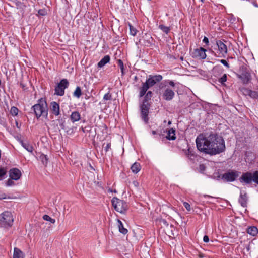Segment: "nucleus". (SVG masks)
Wrapping results in <instances>:
<instances>
[{"mask_svg":"<svg viewBox=\"0 0 258 258\" xmlns=\"http://www.w3.org/2000/svg\"><path fill=\"white\" fill-rule=\"evenodd\" d=\"M197 149L201 152L210 155H215L225 150V141L216 134H200L196 138Z\"/></svg>","mask_w":258,"mask_h":258,"instance_id":"1","label":"nucleus"},{"mask_svg":"<svg viewBox=\"0 0 258 258\" xmlns=\"http://www.w3.org/2000/svg\"><path fill=\"white\" fill-rule=\"evenodd\" d=\"M163 79L161 75H156L154 76L150 75L146 82L143 83L142 87L140 88L139 96L143 97L146 94L148 89L153 86L157 83L160 82Z\"/></svg>","mask_w":258,"mask_h":258,"instance_id":"2","label":"nucleus"},{"mask_svg":"<svg viewBox=\"0 0 258 258\" xmlns=\"http://www.w3.org/2000/svg\"><path fill=\"white\" fill-rule=\"evenodd\" d=\"M37 118L41 116L46 117L48 115L47 103L45 101L39 100V103L33 105L32 107Z\"/></svg>","mask_w":258,"mask_h":258,"instance_id":"3","label":"nucleus"},{"mask_svg":"<svg viewBox=\"0 0 258 258\" xmlns=\"http://www.w3.org/2000/svg\"><path fill=\"white\" fill-rule=\"evenodd\" d=\"M14 221L12 213L5 211L0 214V226L3 227H10L12 225Z\"/></svg>","mask_w":258,"mask_h":258,"instance_id":"4","label":"nucleus"},{"mask_svg":"<svg viewBox=\"0 0 258 258\" xmlns=\"http://www.w3.org/2000/svg\"><path fill=\"white\" fill-rule=\"evenodd\" d=\"M112 205L115 210L120 213H124L127 209V204L124 201L114 197L111 201Z\"/></svg>","mask_w":258,"mask_h":258,"instance_id":"5","label":"nucleus"},{"mask_svg":"<svg viewBox=\"0 0 258 258\" xmlns=\"http://www.w3.org/2000/svg\"><path fill=\"white\" fill-rule=\"evenodd\" d=\"M239 173L238 171L232 170L223 174L221 178L227 182H233L239 176Z\"/></svg>","mask_w":258,"mask_h":258,"instance_id":"6","label":"nucleus"},{"mask_svg":"<svg viewBox=\"0 0 258 258\" xmlns=\"http://www.w3.org/2000/svg\"><path fill=\"white\" fill-rule=\"evenodd\" d=\"M216 44L218 47L219 54H220L221 56L225 57L228 51L226 45L221 40H216Z\"/></svg>","mask_w":258,"mask_h":258,"instance_id":"7","label":"nucleus"},{"mask_svg":"<svg viewBox=\"0 0 258 258\" xmlns=\"http://www.w3.org/2000/svg\"><path fill=\"white\" fill-rule=\"evenodd\" d=\"M175 96V93L172 89L167 87L166 88L162 93V98L166 101L171 100Z\"/></svg>","mask_w":258,"mask_h":258,"instance_id":"8","label":"nucleus"},{"mask_svg":"<svg viewBox=\"0 0 258 258\" xmlns=\"http://www.w3.org/2000/svg\"><path fill=\"white\" fill-rule=\"evenodd\" d=\"M149 108L148 105L144 102L141 106V113L142 119L146 123H148L149 120Z\"/></svg>","mask_w":258,"mask_h":258,"instance_id":"9","label":"nucleus"},{"mask_svg":"<svg viewBox=\"0 0 258 258\" xmlns=\"http://www.w3.org/2000/svg\"><path fill=\"white\" fill-rule=\"evenodd\" d=\"M64 93V79L61 80L55 88V94L62 96Z\"/></svg>","mask_w":258,"mask_h":258,"instance_id":"10","label":"nucleus"},{"mask_svg":"<svg viewBox=\"0 0 258 258\" xmlns=\"http://www.w3.org/2000/svg\"><path fill=\"white\" fill-rule=\"evenodd\" d=\"M21 175V171L17 168H14L9 171V176L11 179L17 180L20 178Z\"/></svg>","mask_w":258,"mask_h":258,"instance_id":"11","label":"nucleus"},{"mask_svg":"<svg viewBox=\"0 0 258 258\" xmlns=\"http://www.w3.org/2000/svg\"><path fill=\"white\" fill-rule=\"evenodd\" d=\"M206 49L203 47L196 49L194 50V56L201 59H204L206 58Z\"/></svg>","mask_w":258,"mask_h":258,"instance_id":"12","label":"nucleus"},{"mask_svg":"<svg viewBox=\"0 0 258 258\" xmlns=\"http://www.w3.org/2000/svg\"><path fill=\"white\" fill-rule=\"evenodd\" d=\"M240 182H244L246 184H250L252 181V173L247 172L243 173L239 179Z\"/></svg>","mask_w":258,"mask_h":258,"instance_id":"13","label":"nucleus"},{"mask_svg":"<svg viewBox=\"0 0 258 258\" xmlns=\"http://www.w3.org/2000/svg\"><path fill=\"white\" fill-rule=\"evenodd\" d=\"M238 78L240 79L243 84H246L251 80V75L249 73L245 72L240 75H238Z\"/></svg>","mask_w":258,"mask_h":258,"instance_id":"14","label":"nucleus"},{"mask_svg":"<svg viewBox=\"0 0 258 258\" xmlns=\"http://www.w3.org/2000/svg\"><path fill=\"white\" fill-rule=\"evenodd\" d=\"M51 109L55 115L59 114V106L56 102H52L50 104Z\"/></svg>","mask_w":258,"mask_h":258,"instance_id":"15","label":"nucleus"},{"mask_svg":"<svg viewBox=\"0 0 258 258\" xmlns=\"http://www.w3.org/2000/svg\"><path fill=\"white\" fill-rule=\"evenodd\" d=\"M110 56L109 55H105L101 60L98 63V67L102 68L104 66L106 63L110 61Z\"/></svg>","mask_w":258,"mask_h":258,"instance_id":"16","label":"nucleus"},{"mask_svg":"<svg viewBox=\"0 0 258 258\" xmlns=\"http://www.w3.org/2000/svg\"><path fill=\"white\" fill-rule=\"evenodd\" d=\"M24 255L23 252L18 248H14L13 258H24Z\"/></svg>","mask_w":258,"mask_h":258,"instance_id":"17","label":"nucleus"},{"mask_svg":"<svg viewBox=\"0 0 258 258\" xmlns=\"http://www.w3.org/2000/svg\"><path fill=\"white\" fill-rule=\"evenodd\" d=\"M166 138L169 140H174L176 139L175 130L173 128H170L168 131Z\"/></svg>","mask_w":258,"mask_h":258,"instance_id":"18","label":"nucleus"},{"mask_svg":"<svg viewBox=\"0 0 258 258\" xmlns=\"http://www.w3.org/2000/svg\"><path fill=\"white\" fill-rule=\"evenodd\" d=\"M117 221L119 231L123 234H126L128 232L127 229L124 227L122 222L119 219H117Z\"/></svg>","mask_w":258,"mask_h":258,"instance_id":"19","label":"nucleus"},{"mask_svg":"<svg viewBox=\"0 0 258 258\" xmlns=\"http://www.w3.org/2000/svg\"><path fill=\"white\" fill-rule=\"evenodd\" d=\"M247 232L250 235L254 236L258 233V229L255 226H250L247 228Z\"/></svg>","mask_w":258,"mask_h":258,"instance_id":"20","label":"nucleus"},{"mask_svg":"<svg viewBox=\"0 0 258 258\" xmlns=\"http://www.w3.org/2000/svg\"><path fill=\"white\" fill-rule=\"evenodd\" d=\"M141 169L140 164L138 162H135L131 166L132 171L135 174L138 173Z\"/></svg>","mask_w":258,"mask_h":258,"instance_id":"21","label":"nucleus"},{"mask_svg":"<svg viewBox=\"0 0 258 258\" xmlns=\"http://www.w3.org/2000/svg\"><path fill=\"white\" fill-rule=\"evenodd\" d=\"M239 202L242 207H245L246 206L247 196L245 194L242 195V193H241L239 199Z\"/></svg>","mask_w":258,"mask_h":258,"instance_id":"22","label":"nucleus"},{"mask_svg":"<svg viewBox=\"0 0 258 258\" xmlns=\"http://www.w3.org/2000/svg\"><path fill=\"white\" fill-rule=\"evenodd\" d=\"M185 154L186 156L190 160H194L196 157L195 152L190 148H189L188 150L185 151Z\"/></svg>","mask_w":258,"mask_h":258,"instance_id":"23","label":"nucleus"},{"mask_svg":"<svg viewBox=\"0 0 258 258\" xmlns=\"http://www.w3.org/2000/svg\"><path fill=\"white\" fill-rule=\"evenodd\" d=\"M80 114L78 112L75 111L71 115V119L73 122L79 121L80 119Z\"/></svg>","mask_w":258,"mask_h":258,"instance_id":"24","label":"nucleus"},{"mask_svg":"<svg viewBox=\"0 0 258 258\" xmlns=\"http://www.w3.org/2000/svg\"><path fill=\"white\" fill-rule=\"evenodd\" d=\"M22 146L28 152H32L33 150V147L27 143L22 142Z\"/></svg>","mask_w":258,"mask_h":258,"instance_id":"25","label":"nucleus"},{"mask_svg":"<svg viewBox=\"0 0 258 258\" xmlns=\"http://www.w3.org/2000/svg\"><path fill=\"white\" fill-rule=\"evenodd\" d=\"M128 26L130 34L134 36H135L137 33L138 30L130 23L128 24Z\"/></svg>","mask_w":258,"mask_h":258,"instance_id":"26","label":"nucleus"},{"mask_svg":"<svg viewBox=\"0 0 258 258\" xmlns=\"http://www.w3.org/2000/svg\"><path fill=\"white\" fill-rule=\"evenodd\" d=\"M159 28L166 34H168L170 30L169 27L166 26L164 25H159Z\"/></svg>","mask_w":258,"mask_h":258,"instance_id":"27","label":"nucleus"},{"mask_svg":"<svg viewBox=\"0 0 258 258\" xmlns=\"http://www.w3.org/2000/svg\"><path fill=\"white\" fill-rule=\"evenodd\" d=\"M39 158L44 165H46L47 164L48 158L46 155L44 154H41Z\"/></svg>","mask_w":258,"mask_h":258,"instance_id":"28","label":"nucleus"},{"mask_svg":"<svg viewBox=\"0 0 258 258\" xmlns=\"http://www.w3.org/2000/svg\"><path fill=\"white\" fill-rule=\"evenodd\" d=\"M82 94L81 89L80 87H77L74 92V96L76 97L77 98H79Z\"/></svg>","mask_w":258,"mask_h":258,"instance_id":"29","label":"nucleus"},{"mask_svg":"<svg viewBox=\"0 0 258 258\" xmlns=\"http://www.w3.org/2000/svg\"><path fill=\"white\" fill-rule=\"evenodd\" d=\"M166 83H168L170 86L174 87L175 85V83L173 81L171 80H166L164 83H161L160 85V88L162 89L163 88V85H165Z\"/></svg>","mask_w":258,"mask_h":258,"instance_id":"30","label":"nucleus"},{"mask_svg":"<svg viewBox=\"0 0 258 258\" xmlns=\"http://www.w3.org/2000/svg\"><path fill=\"white\" fill-rule=\"evenodd\" d=\"M145 38L147 39L146 40L145 44L150 45L152 44V38L149 34L145 33Z\"/></svg>","mask_w":258,"mask_h":258,"instance_id":"31","label":"nucleus"},{"mask_svg":"<svg viewBox=\"0 0 258 258\" xmlns=\"http://www.w3.org/2000/svg\"><path fill=\"white\" fill-rule=\"evenodd\" d=\"M248 96L252 98L257 99L258 98V92L250 90Z\"/></svg>","mask_w":258,"mask_h":258,"instance_id":"32","label":"nucleus"},{"mask_svg":"<svg viewBox=\"0 0 258 258\" xmlns=\"http://www.w3.org/2000/svg\"><path fill=\"white\" fill-rule=\"evenodd\" d=\"M252 181L258 184V171H256L252 173Z\"/></svg>","mask_w":258,"mask_h":258,"instance_id":"33","label":"nucleus"},{"mask_svg":"<svg viewBox=\"0 0 258 258\" xmlns=\"http://www.w3.org/2000/svg\"><path fill=\"white\" fill-rule=\"evenodd\" d=\"M43 219L47 221H49L51 223H54L55 222V219L51 218L49 216L45 215L43 216Z\"/></svg>","mask_w":258,"mask_h":258,"instance_id":"34","label":"nucleus"},{"mask_svg":"<svg viewBox=\"0 0 258 258\" xmlns=\"http://www.w3.org/2000/svg\"><path fill=\"white\" fill-rule=\"evenodd\" d=\"M10 112L12 115L16 116L18 113V109L17 107L13 106L11 108Z\"/></svg>","mask_w":258,"mask_h":258,"instance_id":"35","label":"nucleus"},{"mask_svg":"<svg viewBox=\"0 0 258 258\" xmlns=\"http://www.w3.org/2000/svg\"><path fill=\"white\" fill-rule=\"evenodd\" d=\"M240 90L242 94L245 96H248L249 94V92L250 91V89H248L244 87L241 88Z\"/></svg>","mask_w":258,"mask_h":258,"instance_id":"36","label":"nucleus"},{"mask_svg":"<svg viewBox=\"0 0 258 258\" xmlns=\"http://www.w3.org/2000/svg\"><path fill=\"white\" fill-rule=\"evenodd\" d=\"M227 81V75L226 74H224L219 79V82L222 84H224V83Z\"/></svg>","mask_w":258,"mask_h":258,"instance_id":"37","label":"nucleus"},{"mask_svg":"<svg viewBox=\"0 0 258 258\" xmlns=\"http://www.w3.org/2000/svg\"><path fill=\"white\" fill-rule=\"evenodd\" d=\"M103 99L104 100H110L112 99V95L110 93H109V92L105 94L104 95V97H103Z\"/></svg>","mask_w":258,"mask_h":258,"instance_id":"38","label":"nucleus"},{"mask_svg":"<svg viewBox=\"0 0 258 258\" xmlns=\"http://www.w3.org/2000/svg\"><path fill=\"white\" fill-rule=\"evenodd\" d=\"M118 64L120 67V70L121 71L122 74H124V66H123V63L121 60H118Z\"/></svg>","mask_w":258,"mask_h":258,"instance_id":"39","label":"nucleus"},{"mask_svg":"<svg viewBox=\"0 0 258 258\" xmlns=\"http://www.w3.org/2000/svg\"><path fill=\"white\" fill-rule=\"evenodd\" d=\"M13 179H11V178L8 179V181L6 182V186H11L14 185V182L12 180Z\"/></svg>","mask_w":258,"mask_h":258,"instance_id":"40","label":"nucleus"},{"mask_svg":"<svg viewBox=\"0 0 258 258\" xmlns=\"http://www.w3.org/2000/svg\"><path fill=\"white\" fill-rule=\"evenodd\" d=\"M183 205L187 211H190L191 208H190V205L189 203H188L187 202H184L183 203Z\"/></svg>","mask_w":258,"mask_h":258,"instance_id":"41","label":"nucleus"},{"mask_svg":"<svg viewBox=\"0 0 258 258\" xmlns=\"http://www.w3.org/2000/svg\"><path fill=\"white\" fill-rule=\"evenodd\" d=\"M38 14L41 16H45L46 15V11L45 9H40L38 11Z\"/></svg>","mask_w":258,"mask_h":258,"instance_id":"42","label":"nucleus"},{"mask_svg":"<svg viewBox=\"0 0 258 258\" xmlns=\"http://www.w3.org/2000/svg\"><path fill=\"white\" fill-rule=\"evenodd\" d=\"M220 62L224 65L225 67H226L227 68H229L230 66L229 63L227 62V61L224 59H221L220 60Z\"/></svg>","mask_w":258,"mask_h":258,"instance_id":"43","label":"nucleus"},{"mask_svg":"<svg viewBox=\"0 0 258 258\" xmlns=\"http://www.w3.org/2000/svg\"><path fill=\"white\" fill-rule=\"evenodd\" d=\"M152 95V92L150 91H148L145 95L146 100L150 99Z\"/></svg>","mask_w":258,"mask_h":258,"instance_id":"44","label":"nucleus"},{"mask_svg":"<svg viewBox=\"0 0 258 258\" xmlns=\"http://www.w3.org/2000/svg\"><path fill=\"white\" fill-rule=\"evenodd\" d=\"M203 42L205 43L206 45H208L209 43L208 38L207 37L205 36L203 39Z\"/></svg>","mask_w":258,"mask_h":258,"instance_id":"45","label":"nucleus"},{"mask_svg":"<svg viewBox=\"0 0 258 258\" xmlns=\"http://www.w3.org/2000/svg\"><path fill=\"white\" fill-rule=\"evenodd\" d=\"M6 174V171L4 169H0V178ZM2 179L0 178V180Z\"/></svg>","mask_w":258,"mask_h":258,"instance_id":"46","label":"nucleus"},{"mask_svg":"<svg viewBox=\"0 0 258 258\" xmlns=\"http://www.w3.org/2000/svg\"><path fill=\"white\" fill-rule=\"evenodd\" d=\"M111 147V143H108L107 144L106 147H105V150L106 152H108L109 149Z\"/></svg>","mask_w":258,"mask_h":258,"instance_id":"47","label":"nucleus"},{"mask_svg":"<svg viewBox=\"0 0 258 258\" xmlns=\"http://www.w3.org/2000/svg\"><path fill=\"white\" fill-rule=\"evenodd\" d=\"M204 242L207 243L209 241V237L207 235H205L203 237Z\"/></svg>","mask_w":258,"mask_h":258,"instance_id":"48","label":"nucleus"},{"mask_svg":"<svg viewBox=\"0 0 258 258\" xmlns=\"http://www.w3.org/2000/svg\"><path fill=\"white\" fill-rule=\"evenodd\" d=\"M205 166L203 164H201L199 166V169H200L201 171H204L205 170Z\"/></svg>","mask_w":258,"mask_h":258,"instance_id":"49","label":"nucleus"},{"mask_svg":"<svg viewBox=\"0 0 258 258\" xmlns=\"http://www.w3.org/2000/svg\"><path fill=\"white\" fill-rule=\"evenodd\" d=\"M162 222H163L165 225H168V224L167 223V222L165 220H162Z\"/></svg>","mask_w":258,"mask_h":258,"instance_id":"50","label":"nucleus"},{"mask_svg":"<svg viewBox=\"0 0 258 258\" xmlns=\"http://www.w3.org/2000/svg\"><path fill=\"white\" fill-rule=\"evenodd\" d=\"M204 197L205 198H212V197L210 196H209V195H204Z\"/></svg>","mask_w":258,"mask_h":258,"instance_id":"51","label":"nucleus"},{"mask_svg":"<svg viewBox=\"0 0 258 258\" xmlns=\"http://www.w3.org/2000/svg\"><path fill=\"white\" fill-rule=\"evenodd\" d=\"M69 84L68 81L66 79V88H67L68 85Z\"/></svg>","mask_w":258,"mask_h":258,"instance_id":"52","label":"nucleus"},{"mask_svg":"<svg viewBox=\"0 0 258 258\" xmlns=\"http://www.w3.org/2000/svg\"><path fill=\"white\" fill-rule=\"evenodd\" d=\"M16 125L18 128H20V126H19V124L17 121H16Z\"/></svg>","mask_w":258,"mask_h":258,"instance_id":"53","label":"nucleus"},{"mask_svg":"<svg viewBox=\"0 0 258 258\" xmlns=\"http://www.w3.org/2000/svg\"><path fill=\"white\" fill-rule=\"evenodd\" d=\"M152 133L153 135H155L156 134V132L155 131H152Z\"/></svg>","mask_w":258,"mask_h":258,"instance_id":"54","label":"nucleus"},{"mask_svg":"<svg viewBox=\"0 0 258 258\" xmlns=\"http://www.w3.org/2000/svg\"><path fill=\"white\" fill-rule=\"evenodd\" d=\"M253 5L255 7H258V5L257 4H255V3H253Z\"/></svg>","mask_w":258,"mask_h":258,"instance_id":"55","label":"nucleus"},{"mask_svg":"<svg viewBox=\"0 0 258 258\" xmlns=\"http://www.w3.org/2000/svg\"><path fill=\"white\" fill-rule=\"evenodd\" d=\"M206 0H201L202 3H204Z\"/></svg>","mask_w":258,"mask_h":258,"instance_id":"56","label":"nucleus"},{"mask_svg":"<svg viewBox=\"0 0 258 258\" xmlns=\"http://www.w3.org/2000/svg\"><path fill=\"white\" fill-rule=\"evenodd\" d=\"M5 199V197H1V198H0V199Z\"/></svg>","mask_w":258,"mask_h":258,"instance_id":"57","label":"nucleus"},{"mask_svg":"<svg viewBox=\"0 0 258 258\" xmlns=\"http://www.w3.org/2000/svg\"><path fill=\"white\" fill-rule=\"evenodd\" d=\"M58 155H59V156H61V155H60L59 153L58 154Z\"/></svg>","mask_w":258,"mask_h":258,"instance_id":"58","label":"nucleus"}]
</instances>
